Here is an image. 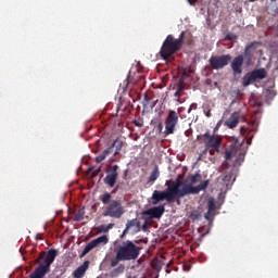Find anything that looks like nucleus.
I'll return each mask as SVG.
<instances>
[{
  "label": "nucleus",
  "mask_w": 278,
  "mask_h": 278,
  "mask_svg": "<svg viewBox=\"0 0 278 278\" xmlns=\"http://www.w3.org/2000/svg\"><path fill=\"white\" fill-rule=\"evenodd\" d=\"M115 257L111 260V267L115 268L121 262H131L140 257V247L136 245L134 241L126 240L114 249Z\"/></svg>",
  "instance_id": "1"
},
{
  "label": "nucleus",
  "mask_w": 278,
  "mask_h": 278,
  "mask_svg": "<svg viewBox=\"0 0 278 278\" xmlns=\"http://www.w3.org/2000/svg\"><path fill=\"white\" fill-rule=\"evenodd\" d=\"M181 186H184V181L176 180L173 181L165 191L155 190L152 193V203L153 205H157L160 201H167V203H175V199H184L181 192Z\"/></svg>",
  "instance_id": "2"
},
{
  "label": "nucleus",
  "mask_w": 278,
  "mask_h": 278,
  "mask_svg": "<svg viewBox=\"0 0 278 278\" xmlns=\"http://www.w3.org/2000/svg\"><path fill=\"white\" fill-rule=\"evenodd\" d=\"M184 38H186V31H181L178 39H175L173 35H168L159 52L161 60L168 62L177 51H181V47H184Z\"/></svg>",
  "instance_id": "3"
},
{
  "label": "nucleus",
  "mask_w": 278,
  "mask_h": 278,
  "mask_svg": "<svg viewBox=\"0 0 278 278\" xmlns=\"http://www.w3.org/2000/svg\"><path fill=\"white\" fill-rule=\"evenodd\" d=\"M58 257V250L51 249L48 252H41L36 258V263L39 264L38 268L29 276V278H45L47 273H51V264L55 262ZM45 264H42V263Z\"/></svg>",
  "instance_id": "4"
},
{
  "label": "nucleus",
  "mask_w": 278,
  "mask_h": 278,
  "mask_svg": "<svg viewBox=\"0 0 278 278\" xmlns=\"http://www.w3.org/2000/svg\"><path fill=\"white\" fill-rule=\"evenodd\" d=\"M100 201L103 203V205H106L102 216H109V218H122L123 214H125V206H123L121 200H112V193H103L100 195Z\"/></svg>",
  "instance_id": "5"
},
{
  "label": "nucleus",
  "mask_w": 278,
  "mask_h": 278,
  "mask_svg": "<svg viewBox=\"0 0 278 278\" xmlns=\"http://www.w3.org/2000/svg\"><path fill=\"white\" fill-rule=\"evenodd\" d=\"M231 62V54L212 55L208 60L212 71H220L225 66H229Z\"/></svg>",
  "instance_id": "6"
},
{
  "label": "nucleus",
  "mask_w": 278,
  "mask_h": 278,
  "mask_svg": "<svg viewBox=\"0 0 278 278\" xmlns=\"http://www.w3.org/2000/svg\"><path fill=\"white\" fill-rule=\"evenodd\" d=\"M178 123H179V112L169 111L165 119V131H164L165 136H170L175 134V128L177 127Z\"/></svg>",
  "instance_id": "7"
},
{
  "label": "nucleus",
  "mask_w": 278,
  "mask_h": 278,
  "mask_svg": "<svg viewBox=\"0 0 278 278\" xmlns=\"http://www.w3.org/2000/svg\"><path fill=\"white\" fill-rule=\"evenodd\" d=\"M257 79H266L265 68H258L250 73H247L242 78V84L247 88V86H251V84H253L254 81H257Z\"/></svg>",
  "instance_id": "8"
},
{
  "label": "nucleus",
  "mask_w": 278,
  "mask_h": 278,
  "mask_svg": "<svg viewBox=\"0 0 278 278\" xmlns=\"http://www.w3.org/2000/svg\"><path fill=\"white\" fill-rule=\"evenodd\" d=\"M207 186H210V180H204L195 187L192 185H182L180 190L182 192V197H187V194H199V192L207 190Z\"/></svg>",
  "instance_id": "9"
},
{
  "label": "nucleus",
  "mask_w": 278,
  "mask_h": 278,
  "mask_svg": "<svg viewBox=\"0 0 278 278\" xmlns=\"http://www.w3.org/2000/svg\"><path fill=\"white\" fill-rule=\"evenodd\" d=\"M108 242H110V239H108V236L105 235L91 240L83 250L80 257H85V255H88L89 251L97 249V247L105 245Z\"/></svg>",
  "instance_id": "10"
},
{
  "label": "nucleus",
  "mask_w": 278,
  "mask_h": 278,
  "mask_svg": "<svg viewBox=\"0 0 278 278\" xmlns=\"http://www.w3.org/2000/svg\"><path fill=\"white\" fill-rule=\"evenodd\" d=\"M121 167L118 165H113L108 170L106 176L104 177L103 181L105 186H109V188H114L116 186V180L118 179V169Z\"/></svg>",
  "instance_id": "11"
},
{
  "label": "nucleus",
  "mask_w": 278,
  "mask_h": 278,
  "mask_svg": "<svg viewBox=\"0 0 278 278\" xmlns=\"http://www.w3.org/2000/svg\"><path fill=\"white\" fill-rule=\"evenodd\" d=\"M242 66H244V55L238 54L230 61V68L233 75H242Z\"/></svg>",
  "instance_id": "12"
},
{
  "label": "nucleus",
  "mask_w": 278,
  "mask_h": 278,
  "mask_svg": "<svg viewBox=\"0 0 278 278\" xmlns=\"http://www.w3.org/2000/svg\"><path fill=\"white\" fill-rule=\"evenodd\" d=\"M203 138H206V147L214 149V151H219L220 150V142H223V139L220 137H216L214 135H210V131H206L203 135Z\"/></svg>",
  "instance_id": "13"
},
{
  "label": "nucleus",
  "mask_w": 278,
  "mask_h": 278,
  "mask_svg": "<svg viewBox=\"0 0 278 278\" xmlns=\"http://www.w3.org/2000/svg\"><path fill=\"white\" fill-rule=\"evenodd\" d=\"M254 131H257V129L255 128V123H247V125L240 127V134L247 139V144H251V142L253 141V136H251V134H253Z\"/></svg>",
  "instance_id": "14"
},
{
  "label": "nucleus",
  "mask_w": 278,
  "mask_h": 278,
  "mask_svg": "<svg viewBox=\"0 0 278 278\" xmlns=\"http://www.w3.org/2000/svg\"><path fill=\"white\" fill-rule=\"evenodd\" d=\"M164 205L153 206L147 211L142 212L143 216H150V218H162V214H164Z\"/></svg>",
  "instance_id": "15"
},
{
  "label": "nucleus",
  "mask_w": 278,
  "mask_h": 278,
  "mask_svg": "<svg viewBox=\"0 0 278 278\" xmlns=\"http://www.w3.org/2000/svg\"><path fill=\"white\" fill-rule=\"evenodd\" d=\"M240 123V111L233 112L227 119L226 125L229 129H236Z\"/></svg>",
  "instance_id": "16"
},
{
  "label": "nucleus",
  "mask_w": 278,
  "mask_h": 278,
  "mask_svg": "<svg viewBox=\"0 0 278 278\" xmlns=\"http://www.w3.org/2000/svg\"><path fill=\"white\" fill-rule=\"evenodd\" d=\"M90 267V261H85L83 265H80L78 268L74 271V278H83L86 275V270Z\"/></svg>",
  "instance_id": "17"
},
{
  "label": "nucleus",
  "mask_w": 278,
  "mask_h": 278,
  "mask_svg": "<svg viewBox=\"0 0 278 278\" xmlns=\"http://www.w3.org/2000/svg\"><path fill=\"white\" fill-rule=\"evenodd\" d=\"M131 78V73H129L128 77L124 80V88H127L129 84H138V81H142L144 79L143 75H138L136 78Z\"/></svg>",
  "instance_id": "18"
},
{
  "label": "nucleus",
  "mask_w": 278,
  "mask_h": 278,
  "mask_svg": "<svg viewBox=\"0 0 278 278\" xmlns=\"http://www.w3.org/2000/svg\"><path fill=\"white\" fill-rule=\"evenodd\" d=\"M230 149L231 151H226V160H231L233 157V153H236V149H238V138H233V141L230 144Z\"/></svg>",
  "instance_id": "19"
},
{
  "label": "nucleus",
  "mask_w": 278,
  "mask_h": 278,
  "mask_svg": "<svg viewBox=\"0 0 278 278\" xmlns=\"http://www.w3.org/2000/svg\"><path fill=\"white\" fill-rule=\"evenodd\" d=\"M159 177H160V167L155 165L154 169L151 172L148 178V184H154L155 181H157Z\"/></svg>",
  "instance_id": "20"
},
{
  "label": "nucleus",
  "mask_w": 278,
  "mask_h": 278,
  "mask_svg": "<svg viewBox=\"0 0 278 278\" xmlns=\"http://www.w3.org/2000/svg\"><path fill=\"white\" fill-rule=\"evenodd\" d=\"M201 174L199 173L191 175L184 181V186H186V181L190 182L189 186H194V184H199V181H201Z\"/></svg>",
  "instance_id": "21"
},
{
  "label": "nucleus",
  "mask_w": 278,
  "mask_h": 278,
  "mask_svg": "<svg viewBox=\"0 0 278 278\" xmlns=\"http://www.w3.org/2000/svg\"><path fill=\"white\" fill-rule=\"evenodd\" d=\"M114 147H115L114 155H116L117 153L121 152V149H123V141L116 139V140L109 147V149H111V153L114 151Z\"/></svg>",
  "instance_id": "22"
},
{
  "label": "nucleus",
  "mask_w": 278,
  "mask_h": 278,
  "mask_svg": "<svg viewBox=\"0 0 278 278\" xmlns=\"http://www.w3.org/2000/svg\"><path fill=\"white\" fill-rule=\"evenodd\" d=\"M139 226H140V223H138L137 218L130 219V220L127 222L126 228L123 231V233L124 235L127 233V231H129V229H131V227H139Z\"/></svg>",
  "instance_id": "23"
},
{
  "label": "nucleus",
  "mask_w": 278,
  "mask_h": 278,
  "mask_svg": "<svg viewBox=\"0 0 278 278\" xmlns=\"http://www.w3.org/2000/svg\"><path fill=\"white\" fill-rule=\"evenodd\" d=\"M112 153V148H108L106 150H104L100 155H98L96 157V162L98 164H101V162H103V160H105V157H108V154Z\"/></svg>",
  "instance_id": "24"
},
{
  "label": "nucleus",
  "mask_w": 278,
  "mask_h": 278,
  "mask_svg": "<svg viewBox=\"0 0 278 278\" xmlns=\"http://www.w3.org/2000/svg\"><path fill=\"white\" fill-rule=\"evenodd\" d=\"M85 214L86 211H84V208L78 210V212L74 215V220L76 223H81V220H84Z\"/></svg>",
  "instance_id": "25"
},
{
  "label": "nucleus",
  "mask_w": 278,
  "mask_h": 278,
  "mask_svg": "<svg viewBox=\"0 0 278 278\" xmlns=\"http://www.w3.org/2000/svg\"><path fill=\"white\" fill-rule=\"evenodd\" d=\"M151 266H152V268H153L154 270H156V273H160V271L162 270L163 264H162V261L155 260V261H153V262L151 263Z\"/></svg>",
  "instance_id": "26"
},
{
  "label": "nucleus",
  "mask_w": 278,
  "mask_h": 278,
  "mask_svg": "<svg viewBox=\"0 0 278 278\" xmlns=\"http://www.w3.org/2000/svg\"><path fill=\"white\" fill-rule=\"evenodd\" d=\"M203 113L206 118H212V106L210 104L203 106Z\"/></svg>",
  "instance_id": "27"
},
{
  "label": "nucleus",
  "mask_w": 278,
  "mask_h": 278,
  "mask_svg": "<svg viewBox=\"0 0 278 278\" xmlns=\"http://www.w3.org/2000/svg\"><path fill=\"white\" fill-rule=\"evenodd\" d=\"M207 212H213L214 214H216V202H214V200L208 201Z\"/></svg>",
  "instance_id": "28"
},
{
  "label": "nucleus",
  "mask_w": 278,
  "mask_h": 278,
  "mask_svg": "<svg viewBox=\"0 0 278 278\" xmlns=\"http://www.w3.org/2000/svg\"><path fill=\"white\" fill-rule=\"evenodd\" d=\"M190 77V75L188 74V72L184 71L182 75L180 76L178 83L180 84H186V80Z\"/></svg>",
  "instance_id": "29"
},
{
  "label": "nucleus",
  "mask_w": 278,
  "mask_h": 278,
  "mask_svg": "<svg viewBox=\"0 0 278 278\" xmlns=\"http://www.w3.org/2000/svg\"><path fill=\"white\" fill-rule=\"evenodd\" d=\"M184 90H186V84L178 81L176 85V91L181 93Z\"/></svg>",
  "instance_id": "30"
},
{
  "label": "nucleus",
  "mask_w": 278,
  "mask_h": 278,
  "mask_svg": "<svg viewBox=\"0 0 278 278\" xmlns=\"http://www.w3.org/2000/svg\"><path fill=\"white\" fill-rule=\"evenodd\" d=\"M216 216V213L207 211L204 215L205 220H212Z\"/></svg>",
  "instance_id": "31"
},
{
  "label": "nucleus",
  "mask_w": 278,
  "mask_h": 278,
  "mask_svg": "<svg viewBox=\"0 0 278 278\" xmlns=\"http://www.w3.org/2000/svg\"><path fill=\"white\" fill-rule=\"evenodd\" d=\"M100 231H102V233H108V231H110V230H108V226L106 225H101L100 226Z\"/></svg>",
  "instance_id": "32"
},
{
  "label": "nucleus",
  "mask_w": 278,
  "mask_h": 278,
  "mask_svg": "<svg viewBox=\"0 0 278 278\" xmlns=\"http://www.w3.org/2000/svg\"><path fill=\"white\" fill-rule=\"evenodd\" d=\"M232 177L233 176L231 174H227L226 176H224L223 181H231Z\"/></svg>",
  "instance_id": "33"
},
{
  "label": "nucleus",
  "mask_w": 278,
  "mask_h": 278,
  "mask_svg": "<svg viewBox=\"0 0 278 278\" xmlns=\"http://www.w3.org/2000/svg\"><path fill=\"white\" fill-rule=\"evenodd\" d=\"M132 125H135V127H143L144 124L135 119V121H132Z\"/></svg>",
  "instance_id": "34"
},
{
  "label": "nucleus",
  "mask_w": 278,
  "mask_h": 278,
  "mask_svg": "<svg viewBox=\"0 0 278 278\" xmlns=\"http://www.w3.org/2000/svg\"><path fill=\"white\" fill-rule=\"evenodd\" d=\"M192 110H197V103H192L188 110V114H190V112H192Z\"/></svg>",
  "instance_id": "35"
},
{
  "label": "nucleus",
  "mask_w": 278,
  "mask_h": 278,
  "mask_svg": "<svg viewBox=\"0 0 278 278\" xmlns=\"http://www.w3.org/2000/svg\"><path fill=\"white\" fill-rule=\"evenodd\" d=\"M175 99H181V91H175L174 93Z\"/></svg>",
  "instance_id": "36"
},
{
  "label": "nucleus",
  "mask_w": 278,
  "mask_h": 278,
  "mask_svg": "<svg viewBox=\"0 0 278 278\" xmlns=\"http://www.w3.org/2000/svg\"><path fill=\"white\" fill-rule=\"evenodd\" d=\"M164 129V124H162V123H159V125H157V131L160 132V134H162V130Z\"/></svg>",
  "instance_id": "37"
},
{
  "label": "nucleus",
  "mask_w": 278,
  "mask_h": 278,
  "mask_svg": "<svg viewBox=\"0 0 278 278\" xmlns=\"http://www.w3.org/2000/svg\"><path fill=\"white\" fill-rule=\"evenodd\" d=\"M233 38H236V36H233V34H229L226 36L227 40H233Z\"/></svg>",
  "instance_id": "38"
},
{
  "label": "nucleus",
  "mask_w": 278,
  "mask_h": 278,
  "mask_svg": "<svg viewBox=\"0 0 278 278\" xmlns=\"http://www.w3.org/2000/svg\"><path fill=\"white\" fill-rule=\"evenodd\" d=\"M116 270L123 273L125 270V265H121Z\"/></svg>",
  "instance_id": "39"
},
{
  "label": "nucleus",
  "mask_w": 278,
  "mask_h": 278,
  "mask_svg": "<svg viewBox=\"0 0 278 278\" xmlns=\"http://www.w3.org/2000/svg\"><path fill=\"white\" fill-rule=\"evenodd\" d=\"M197 1L199 0H188V3H190L191 5H197Z\"/></svg>",
  "instance_id": "40"
},
{
  "label": "nucleus",
  "mask_w": 278,
  "mask_h": 278,
  "mask_svg": "<svg viewBox=\"0 0 278 278\" xmlns=\"http://www.w3.org/2000/svg\"><path fill=\"white\" fill-rule=\"evenodd\" d=\"M142 229H143V231H147V229H148V222H147V220H146L144 224L142 225Z\"/></svg>",
  "instance_id": "41"
},
{
  "label": "nucleus",
  "mask_w": 278,
  "mask_h": 278,
  "mask_svg": "<svg viewBox=\"0 0 278 278\" xmlns=\"http://www.w3.org/2000/svg\"><path fill=\"white\" fill-rule=\"evenodd\" d=\"M106 228H108V230L110 231V229H113V228H114V224H109V225H106Z\"/></svg>",
  "instance_id": "42"
},
{
  "label": "nucleus",
  "mask_w": 278,
  "mask_h": 278,
  "mask_svg": "<svg viewBox=\"0 0 278 278\" xmlns=\"http://www.w3.org/2000/svg\"><path fill=\"white\" fill-rule=\"evenodd\" d=\"M140 242H144V240H135V244H140Z\"/></svg>",
  "instance_id": "43"
},
{
  "label": "nucleus",
  "mask_w": 278,
  "mask_h": 278,
  "mask_svg": "<svg viewBox=\"0 0 278 278\" xmlns=\"http://www.w3.org/2000/svg\"><path fill=\"white\" fill-rule=\"evenodd\" d=\"M220 127V124H217L216 127L214 128V134H216V130Z\"/></svg>",
  "instance_id": "44"
},
{
  "label": "nucleus",
  "mask_w": 278,
  "mask_h": 278,
  "mask_svg": "<svg viewBox=\"0 0 278 278\" xmlns=\"http://www.w3.org/2000/svg\"><path fill=\"white\" fill-rule=\"evenodd\" d=\"M210 154H211V155H214V151L210 150Z\"/></svg>",
  "instance_id": "45"
},
{
  "label": "nucleus",
  "mask_w": 278,
  "mask_h": 278,
  "mask_svg": "<svg viewBox=\"0 0 278 278\" xmlns=\"http://www.w3.org/2000/svg\"><path fill=\"white\" fill-rule=\"evenodd\" d=\"M255 1H257V0H250L251 3L255 2Z\"/></svg>",
  "instance_id": "46"
},
{
  "label": "nucleus",
  "mask_w": 278,
  "mask_h": 278,
  "mask_svg": "<svg viewBox=\"0 0 278 278\" xmlns=\"http://www.w3.org/2000/svg\"><path fill=\"white\" fill-rule=\"evenodd\" d=\"M115 192H116V191L113 190V191H112V194H114Z\"/></svg>",
  "instance_id": "47"
},
{
  "label": "nucleus",
  "mask_w": 278,
  "mask_h": 278,
  "mask_svg": "<svg viewBox=\"0 0 278 278\" xmlns=\"http://www.w3.org/2000/svg\"><path fill=\"white\" fill-rule=\"evenodd\" d=\"M186 268H187V267H186V266H184V269H185V270H186Z\"/></svg>",
  "instance_id": "48"
},
{
  "label": "nucleus",
  "mask_w": 278,
  "mask_h": 278,
  "mask_svg": "<svg viewBox=\"0 0 278 278\" xmlns=\"http://www.w3.org/2000/svg\"><path fill=\"white\" fill-rule=\"evenodd\" d=\"M187 270H190V267H188Z\"/></svg>",
  "instance_id": "49"
}]
</instances>
